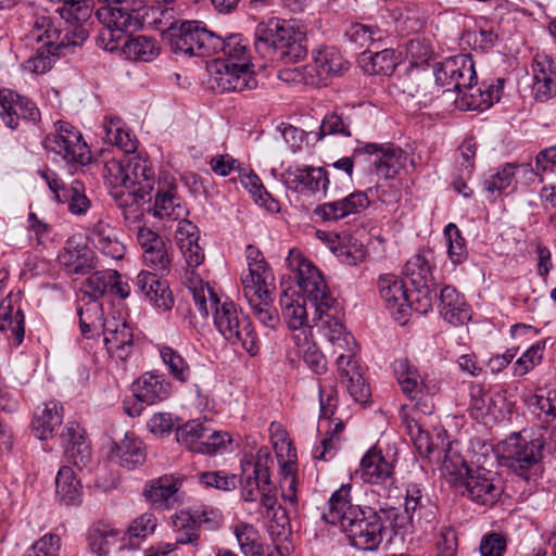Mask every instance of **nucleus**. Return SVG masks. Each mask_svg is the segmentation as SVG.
I'll use <instances>...</instances> for the list:
<instances>
[{"label":"nucleus","instance_id":"f257e3e1","mask_svg":"<svg viewBox=\"0 0 556 556\" xmlns=\"http://www.w3.org/2000/svg\"><path fill=\"white\" fill-rule=\"evenodd\" d=\"M388 511L363 509L351 501V484H342L328 501L323 518L339 526L350 544L362 551H376L383 540V518Z\"/></svg>","mask_w":556,"mask_h":556},{"label":"nucleus","instance_id":"f03ea898","mask_svg":"<svg viewBox=\"0 0 556 556\" xmlns=\"http://www.w3.org/2000/svg\"><path fill=\"white\" fill-rule=\"evenodd\" d=\"M29 38L42 45L24 63V67L34 74H45L52 67L55 55L63 50L80 47L87 40L88 33L78 27L72 33L63 34L51 17L41 15L35 18Z\"/></svg>","mask_w":556,"mask_h":556},{"label":"nucleus","instance_id":"7ed1b4c3","mask_svg":"<svg viewBox=\"0 0 556 556\" xmlns=\"http://www.w3.org/2000/svg\"><path fill=\"white\" fill-rule=\"evenodd\" d=\"M254 45L264 58L273 53L285 63L298 62L307 54L305 34L279 18H270L256 26Z\"/></svg>","mask_w":556,"mask_h":556},{"label":"nucleus","instance_id":"20e7f679","mask_svg":"<svg viewBox=\"0 0 556 556\" xmlns=\"http://www.w3.org/2000/svg\"><path fill=\"white\" fill-rule=\"evenodd\" d=\"M207 305L214 326L225 340L232 345L241 346L250 355L258 352V338L250 318L232 301L227 298L223 300L217 295Z\"/></svg>","mask_w":556,"mask_h":556},{"label":"nucleus","instance_id":"39448f33","mask_svg":"<svg viewBox=\"0 0 556 556\" xmlns=\"http://www.w3.org/2000/svg\"><path fill=\"white\" fill-rule=\"evenodd\" d=\"M546 439L539 434L531 439L513 433L496 446V453L504 466L510 468L526 481L536 480L542 472V452Z\"/></svg>","mask_w":556,"mask_h":556},{"label":"nucleus","instance_id":"423d86ee","mask_svg":"<svg viewBox=\"0 0 556 556\" xmlns=\"http://www.w3.org/2000/svg\"><path fill=\"white\" fill-rule=\"evenodd\" d=\"M162 14L165 18L160 20V23L164 25V36L175 53L211 56L213 42L219 43L217 35L199 22L175 20L174 9H167Z\"/></svg>","mask_w":556,"mask_h":556},{"label":"nucleus","instance_id":"0eeeda50","mask_svg":"<svg viewBox=\"0 0 556 556\" xmlns=\"http://www.w3.org/2000/svg\"><path fill=\"white\" fill-rule=\"evenodd\" d=\"M348 62L334 47H321L313 52V63L283 70L279 77L285 81L302 83L311 86H326L336 76L348 70Z\"/></svg>","mask_w":556,"mask_h":556},{"label":"nucleus","instance_id":"6e6552de","mask_svg":"<svg viewBox=\"0 0 556 556\" xmlns=\"http://www.w3.org/2000/svg\"><path fill=\"white\" fill-rule=\"evenodd\" d=\"M288 268L295 274L300 289L307 295L311 306H333L334 300L329 293L324 277L312 261L306 258L301 251L291 249L286 258Z\"/></svg>","mask_w":556,"mask_h":556},{"label":"nucleus","instance_id":"1a4fd4ad","mask_svg":"<svg viewBox=\"0 0 556 556\" xmlns=\"http://www.w3.org/2000/svg\"><path fill=\"white\" fill-rule=\"evenodd\" d=\"M273 458L268 447L262 446L256 453H247L240 462L241 497L245 502L255 503L264 486L270 483L269 467Z\"/></svg>","mask_w":556,"mask_h":556},{"label":"nucleus","instance_id":"9d476101","mask_svg":"<svg viewBox=\"0 0 556 556\" xmlns=\"http://www.w3.org/2000/svg\"><path fill=\"white\" fill-rule=\"evenodd\" d=\"M43 147L66 162L86 164L90 160L89 148L80 131L67 122L54 124V130L46 136Z\"/></svg>","mask_w":556,"mask_h":556},{"label":"nucleus","instance_id":"9b49d317","mask_svg":"<svg viewBox=\"0 0 556 556\" xmlns=\"http://www.w3.org/2000/svg\"><path fill=\"white\" fill-rule=\"evenodd\" d=\"M117 9H98L97 16L102 23V28L97 36V45L110 52H118L127 36L125 33L130 28L140 25L138 17H131L126 8Z\"/></svg>","mask_w":556,"mask_h":556},{"label":"nucleus","instance_id":"f8f14e48","mask_svg":"<svg viewBox=\"0 0 556 556\" xmlns=\"http://www.w3.org/2000/svg\"><path fill=\"white\" fill-rule=\"evenodd\" d=\"M394 371L402 392L415 402V407L424 415L432 414L434 404L432 389L427 386L417 368L407 359L401 358L394 363Z\"/></svg>","mask_w":556,"mask_h":556},{"label":"nucleus","instance_id":"ddd939ff","mask_svg":"<svg viewBox=\"0 0 556 556\" xmlns=\"http://www.w3.org/2000/svg\"><path fill=\"white\" fill-rule=\"evenodd\" d=\"M437 85L445 88V91H462L469 88L476 79L475 63L470 55L458 54L445 59L434 68Z\"/></svg>","mask_w":556,"mask_h":556},{"label":"nucleus","instance_id":"4468645a","mask_svg":"<svg viewBox=\"0 0 556 556\" xmlns=\"http://www.w3.org/2000/svg\"><path fill=\"white\" fill-rule=\"evenodd\" d=\"M210 72L213 87L220 92L243 91L256 86L251 65L245 63L213 62Z\"/></svg>","mask_w":556,"mask_h":556},{"label":"nucleus","instance_id":"2eb2a0df","mask_svg":"<svg viewBox=\"0 0 556 556\" xmlns=\"http://www.w3.org/2000/svg\"><path fill=\"white\" fill-rule=\"evenodd\" d=\"M285 185L298 192L323 191L325 197H334L338 188L330 187L327 172L323 167H289L282 175Z\"/></svg>","mask_w":556,"mask_h":556},{"label":"nucleus","instance_id":"dca6fc26","mask_svg":"<svg viewBox=\"0 0 556 556\" xmlns=\"http://www.w3.org/2000/svg\"><path fill=\"white\" fill-rule=\"evenodd\" d=\"M380 298L395 320L404 325L410 314V303L404 281L393 275H381L377 282Z\"/></svg>","mask_w":556,"mask_h":556},{"label":"nucleus","instance_id":"f3484780","mask_svg":"<svg viewBox=\"0 0 556 556\" xmlns=\"http://www.w3.org/2000/svg\"><path fill=\"white\" fill-rule=\"evenodd\" d=\"M316 304L314 307L315 315L313 317V327L323 338H325L333 349V353L340 352L343 349L357 350V343L354 337L345 331L342 323L331 313V307H320Z\"/></svg>","mask_w":556,"mask_h":556},{"label":"nucleus","instance_id":"a211bd4d","mask_svg":"<svg viewBox=\"0 0 556 556\" xmlns=\"http://www.w3.org/2000/svg\"><path fill=\"white\" fill-rule=\"evenodd\" d=\"M362 153L377 156L374 161L376 174L384 179L392 178L399 174L407 161V154L401 148L391 143H366L354 150V155Z\"/></svg>","mask_w":556,"mask_h":556},{"label":"nucleus","instance_id":"6ab92c4d","mask_svg":"<svg viewBox=\"0 0 556 556\" xmlns=\"http://www.w3.org/2000/svg\"><path fill=\"white\" fill-rule=\"evenodd\" d=\"M460 488H464L463 494L481 505L496 503L502 494L500 481L495 479L491 471L483 468L473 470Z\"/></svg>","mask_w":556,"mask_h":556},{"label":"nucleus","instance_id":"aec40b11","mask_svg":"<svg viewBox=\"0 0 556 556\" xmlns=\"http://www.w3.org/2000/svg\"><path fill=\"white\" fill-rule=\"evenodd\" d=\"M88 545L97 556L130 551L124 530L109 523H97L88 532Z\"/></svg>","mask_w":556,"mask_h":556},{"label":"nucleus","instance_id":"412c9836","mask_svg":"<svg viewBox=\"0 0 556 556\" xmlns=\"http://www.w3.org/2000/svg\"><path fill=\"white\" fill-rule=\"evenodd\" d=\"M59 264L67 274L86 275L94 268V252L80 237L70 238L59 254Z\"/></svg>","mask_w":556,"mask_h":556},{"label":"nucleus","instance_id":"4be33fe9","mask_svg":"<svg viewBox=\"0 0 556 556\" xmlns=\"http://www.w3.org/2000/svg\"><path fill=\"white\" fill-rule=\"evenodd\" d=\"M126 164L128 166L129 187L127 195L144 200L154 188L155 174L150 161L139 154H126Z\"/></svg>","mask_w":556,"mask_h":556},{"label":"nucleus","instance_id":"5701e85b","mask_svg":"<svg viewBox=\"0 0 556 556\" xmlns=\"http://www.w3.org/2000/svg\"><path fill=\"white\" fill-rule=\"evenodd\" d=\"M369 198L364 191H354L334 201L317 205L314 214L324 222H338L358 214L369 206Z\"/></svg>","mask_w":556,"mask_h":556},{"label":"nucleus","instance_id":"b1692460","mask_svg":"<svg viewBox=\"0 0 556 556\" xmlns=\"http://www.w3.org/2000/svg\"><path fill=\"white\" fill-rule=\"evenodd\" d=\"M103 340L108 352L119 358L125 359L132 348V330L126 320L122 317H105L102 325Z\"/></svg>","mask_w":556,"mask_h":556},{"label":"nucleus","instance_id":"393cba45","mask_svg":"<svg viewBox=\"0 0 556 556\" xmlns=\"http://www.w3.org/2000/svg\"><path fill=\"white\" fill-rule=\"evenodd\" d=\"M4 274L0 271V331L10 332L16 344H21L24 334V315L17 298L12 292H7L2 281Z\"/></svg>","mask_w":556,"mask_h":556},{"label":"nucleus","instance_id":"a878e982","mask_svg":"<svg viewBox=\"0 0 556 556\" xmlns=\"http://www.w3.org/2000/svg\"><path fill=\"white\" fill-rule=\"evenodd\" d=\"M532 90L539 101H547L556 96V56L536 53L531 64Z\"/></svg>","mask_w":556,"mask_h":556},{"label":"nucleus","instance_id":"bb28decb","mask_svg":"<svg viewBox=\"0 0 556 556\" xmlns=\"http://www.w3.org/2000/svg\"><path fill=\"white\" fill-rule=\"evenodd\" d=\"M41 177L46 180L49 189L54 194V199L58 202H68V210L73 214H84L89 207V200L84 193V185L75 180L71 187L67 188L60 180L59 176L51 172L46 170L41 173Z\"/></svg>","mask_w":556,"mask_h":556},{"label":"nucleus","instance_id":"cd10ccee","mask_svg":"<svg viewBox=\"0 0 556 556\" xmlns=\"http://www.w3.org/2000/svg\"><path fill=\"white\" fill-rule=\"evenodd\" d=\"M37 115L33 102L10 89H0V116L9 128L15 129L20 119H35Z\"/></svg>","mask_w":556,"mask_h":556},{"label":"nucleus","instance_id":"c85d7f7f","mask_svg":"<svg viewBox=\"0 0 556 556\" xmlns=\"http://www.w3.org/2000/svg\"><path fill=\"white\" fill-rule=\"evenodd\" d=\"M84 293H89L98 301L100 296L106 293L126 299L130 293V288L117 270L108 269L90 275L85 281Z\"/></svg>","mask_w":556,"mask_h":556},{"label":"nucleus","instance_id":"c756f323","mask_svg":"<svg viewBox=\"0 0 556 556\" xmlns=\"http://www.w3.org/2000/svg\"><path fill=\"white\" fill-rule=\"evenodd\" d=\"M153 215L160 219L179 220L188 216L189 211L185 201L177 194L176 187L169 182L165 188L161 181L151 207Z\"/></svg>","mask_w":556,"mask_h":556},{"label":"nucleus","instance_id":"7c9ffc66","mask_svg":"<svg viewBox=\"0 0 556 556\" xmlns=\"http://www.w3.org/2000/svg\"><path fill=\"white\" fill-rule=\"evenodd\" d=\"M88 239L103 255L113 260H121L125 255V245L121 241L118 231L110 223L99 219L88 229Z\"/></svg>","mask_w":556,"mask_h":556},{"label":"nucleus","instance_id":"2f4dec72","mask_svg":"<svg viewBox=\"0 0 556 556\" xmlns=\"http://www.w3.org/2000/svg\"><path fill=\"white\" fill-rule=\"evenodd\" d=\"M260 286L242 290L254 316L265 327L275 329L279 324V315L273 305V298L269 287Z\"/></svg>","mask_w":556,"mask_h":556},{"label":"nucleus","instance_id":"473e14b6","mask_svg":"<svg viewBox=\"0 0 556 556\" xmlns=\"http://www.w3.org/2000/svg\"><path fill=\"white\" fill-rule=\"evenodd\" d=\"M136 286L154 307L162 311H169L173 307L174 299L168 283L156 274L140 271L136 278Z\"/></svg>","mask_w":556,"mask_h":556},{"label":"nucleus","instance_id":"72a5a7b5","mask_svg":"<svg viewBox=\"0 0 556 556\" xmlns=\"http://www.w3.org/2000/svg\"><path fill=\"white\" fill-rule=\"evenodd\" d=\"M517 178H522L526 184L532 182L534 180L532 165L530 163H506L491 174L484 180L483 186L489 193H500L517 181Z\"/></svg>","mask_w":556,"mask_h":556},{"label":"nucleus","instance_id":"f704fd0d","mask_svg":"<svg viewBox=\"0 0 556 556\" xmlns=\"http://www.w3.org/2000/svg\"><path fill=\"white\" fill-rule=\"evenodd\" d=\"M62 443L65 447V455L68 460L77 467H86L91 460V450L89 442L85 438V432L76 422H68L62 434Z\"/></svg>","mask_w":556,"mask_h":556},{"label":"nucleus","instance_id":"c9c22d12","mask_svg":"<svg viewBox=\"0 0 556 556\" xmlns=\"http://www.w3.org/2000/svg\"><path fill=\"white\" fill-rule=\"evenodd\" d=\"M132 392L140 402L153 405L170 395L172 384L162 375L146 372L134 382Z\"/></svg>","mask_w":556,"mask_h":556},{"label":"nucleus","instance_id":"e433bc0d","mask_svg":"<svg viewBox=\"0 0 556 556\" xmlns=\"http://www.w3.org/2000/svg\"><path fill=\"white\" fill-rule=\"evenodd\" d=\"M306 301V298L295 293L285 292L280 298L285 321L290 329L299 331L298 334L301 337H304V333L308 334L312 328L308 321Z\"/></svg>","mask_w":556,"mask_h":556},{"label":"nucleus","instance_id":"4c0bfd02","mask_svg":"<svg viewBox=\"0 0 556 556\" xmlns=\"http://www.w3.org/2000/svg\"><path fill=\"white\" fill-rule=\"evenodd\" d=\"M219 43L213 42L212 55L218 56L213 62L245 63L251 65L248 40L242 35L232 34L225 38L217 36Z\"/></svg>","mask_w":556,"mask_h":556},{"label":"nucleus","instance_id":"58836bf2","mask_svg":"<svg viewBox=\"0 0 556 556\" xmlns=\"http://www.w3.org/2000/svg\"><path fill=\"white\" fill-rule=\"evenodd\" d=\"M63 420V407L56 401L38 406L33 418L31 431L39 440L51 438Z\"/></svg>","mask_w":556,"mask_h":556},{"label":"nucleus","instance_id":"ea45409f","mask_svg":"<svg viewBox=\"0 0 556 556\" xmlns=\"http://www.w3.org/2000/svg\"><path fill=\"white\" fill-rule=\"evenodd\" d=\"M248 262V271L242 275V290L256 288L265 285H273L274 276L268 267L262 252L253 247L248 245L245 250Z\"/></svg>","mask_w":556,"mask_h":556},{"label":"nucleus","instance_id":"a19ab883","mask_svg":"<svg viewBox=\"0 0 556 556\" xmlns=\"http://www.w3.org/2000/svg\"><path fill=\"white\" fill-rule=\"evenodd\" d=\"M440 314L453 326L463 325L471 318L464 298L452 286H445L440 291Z\"/></svg>","mask_w":556,"mask_h":556},{"label":"nucleus","instance_id":"79ce46f5","mask_svg":"<svg viewBox=\"0 0 556 556\" xmlns=\"http://www.w3.org/2000/svg\"><path fill=\"white\" fill-rule=\"evenodd\" d=\"M77 313L79 327L84 337L91 338L100 333L103 325L102 304L89 293H83L79 299Z\"/></svg>","mask_w":556,"mask_h":556},{"label":"nucleus","instance_id":"37998d69","mask_svg":"<svg viewBox=\"0 0 556 556\" xmlns=\"http://www.w3.org/2000/svg\"><path fill=\"white\" fill-rule=\"evenodd\" d=\"M110 457L119 466L132 469L143 463L146 454L142 442L132 433H125L124 438L114 443Z\"/></svg>","mask_w":556,"mask_h":556},{"label":"nucleus","instance_id":"c03bdc74","mask_svg":"<svg viewBox=\"0 0 556 556\" xmlns=\"http://www.w3.org/2000/svg\"><path fill=\"white\" fill-rule=\"evenodd\" d=\"M357 473L366 483L379 484L391 478L393 475V465L386 460L380 452L369 450L361 460V467Z\"/></svg>","mask_w":556,"mask_h":556},{"label":"nucleus","instance_id":"a18cd8bd","mask_svg":"<svg viewBox=\"0 0 556 556\" xmlns=\"http://www.w3.org/2000/svg\"><path fill=\"white\" fill-rule=\"evenodd\" d=\"M103 129L105 142L115 146L125 154H130L136 151L137 140L121 117L115 115L105 116Z\"/></svg>","mask_w":556,"mask_h":556},{"label":"nucleus","instance_id":"49530a36","mask_svg":"<svg viewBox=\"0 0 556 556\" xmlns=\"http://www.w3.org/2000/svg\"><path fill=\"white\" fill-rule=\"evenodd\" d=\"M184 478L175 476H163L151 483L144 490L147 500L160 506L168 507L174 502L176 493L182 485Z\"/></svg>","mask_w":556,"mask_h":556},{"label":"nucleus","instance_id":"de8ad7c7","mask_svg":"<svg viewBox=\"0 0 556 556\" xmlns=\"http://www.w3.org/2000/svg\"><path fill=\"white\" fill-rule=\"evenodd\" d=\"M157 41L148 36L139 35L127 38L122 46L121 55L136 62H151L160 54Z\"/></svg>","mask_w":556,"mask_h":556},{"label":"nucleus","instance_id":"09e8293b","mask_svg":"<svg viewBox=\"0 0 556 556\" xmlns=\"http://www.w3.org/2000/svg\"><path fill=\"white\" fill-rule=\"evenodd\" d=\"M421 491L416 485H412L406 491L405 511L412 522H417L421 528L428 529L432 526L434 510L431 505H426Z\"/></svg>","mask_w":556,"mask_h":556},{"label":"nucleus","instance_id":"8fccbe9b","mask_svg":"<svg viewBox=\"0 0 556 556\" xmlns=\"http://www.w3.org/2000/svg\"><path fill=\"white\" fill-rule=\"evenodd\" d=\"M526 402L540 421L556 427V389H539Z\"/></svg>","mask_w":556,"mask_h":556},{"label":"nucleus","instance_id":"3c124183","mask_svg":"<svg viewBox=\"0 0 556 556\" xmlns=\"http://www.w3.org/2000/svg\"><path fill=\"white\" fill-rule=\"evenodd\" d=\"M56 12L68 24L64 34L72 33L78 27H81L89 34L85 23L92 14L90 0H63L62 5L56 9Z\"/></svg>","mask_w":556,"mask_h":556},{"label":"nucleus","instance_id":"603ef678","mask_svg":"<svg viewBox=\"0 0 556 556\" xmlns=\"http://www.w3.org/2000/svg\"><path fill=\"white\" fill-rule=\"evenodd\" d=\"M55 493L65 504H75L81 495V485L73 468L63 466L59 469L55 479Z\"/></svg>","mask_w":556,"mask_h":556},{"label":"nucleus","instance_id":"864d4df0","mask_svg":"<svg viewBox=\"0 0 556 556\" xmlns=\"http://www.w3.org/2000/svg\"><path fill=\"white\" fill-rule=\"evenodd\" d=\"M405 275L410 282L419 290L428 291L432 281L431 265L429 258L425 254L413 255L405 264Z\"/></svg>","mask_w":556,"mask_h":556},{"label":"nucleus","instance_id":"5fc2aeb1","mask_svg":"<svg viewBox=\"0 0 556 556\" xmlns=\"http://www.w3.org/2000/svg\"><path fill=\"white\" fill-rule=\"evenodd\" d=\"M330 250L340 260V262L356 266L363 263L367 256L365 245L357 239L351 236H343L339 239L337 245H331Z\"/></svg>","mask_w":556,"mask_h":556},{"label":"nucleus","instance_id":"6e6d98bb","mask_svg":"<svg viewBox=\"0 0 556 556\" xmlns=\"http://www.w3.org/2000/svg\"><path fill=\"white\" fill-rule=\"evenodd\" d=\"M173 528L175 532V543L178 545L198 546L200 531L198 525L192 519L189 511L181 510L173 517Z\"/></svg>","mask_w":556,"mask_h":556},{"label":"nucleus","instance_id":"4d7b16f0","mask_svg":"<svg viewBox=\"0 0 556 556\" xmlns=\"http://www.w3.org/2000/svg\"><path fill=\"white\" fill-rule=\"evenodd\" d=\"M159 353L170 377L180 383H186L190 380L191 367L178 351L168 345H160Z\"/></svg>","mask_w":556,"mask_h":556},{"label":"nucleus","instance_id":"13d9d810","mask_svg":"<svg viewBox=\"0 0 556 556\" xmlns=\"http://www.w3.org/2000/svg\"><path fill=\"white\" fill-rule=\"evenodd\" d=\"M442 471L451 483L460 486L473 470L468 468L458 451L450 445L443 459Z\"/></svg>","mask_w":556,"mask_h":556},{"label":"nucleus","instance_id":"bf43d9fd","mask_svg":"<svg viewBox=\"0 0 556 556\" xmlns=\"http://www.w3.org/2000/svg\"><path fill=\"white\" fill-rule=\"evenodd\" d=\"M187 286L194 305L202 317H208V303L218 294L193 271L187 277Z\"/></svg>","mask_w":556,"mask_h":556},{"label":"nucleus","instance_id":"052dcab7","mask_svg":"<svg viewBox=\"0 0 556 556\" xmlns=\"http://www.w3.org/2000/svg\"><path fill=\"white\" fill-rule=\"evenodd\" d=\"M293 340L299 348V353L302 355L304 363L317 375L326 372L327 362L325 356L316 346L309 342L308 334L304 337L293 334Z\"/></svg>","mask_w":556,"mask_h":556},{"label":"nucleus","instance_id":"680f3d73","mask_svg":"<svg viewBox=\"0 0 556 556\" xmlns=\"http://www.w3.org/2000/svg\"><path fill=\"white\" fill-rule=\"evenodd\" d=\"M428 75L418 67H410L405 74L396 77L394 86L410 97L425 94Z\"/></svg>","mask_w":556,"mask_h":556},{"label":"nucleus","instance_id":"e2e57ef3","mask_svg":"<svg viewBox=\"0 0 556 556\" xmlns=\"http://www.w3.org/2000/svg\"><path fill=\"white\" fill-rule=\"evenodd\" d=\"M232 533L245 555H258L261 553V536L254 526L247 522H239L232 527Z\"/></svg>","mask_w":556,"mask_h":556},{"label":"nucleus","instance_id":"0e129e2a","mask_svg":"<svg viewBox=\"0 0 556 556\" xmlns=\"http://www.w3.org/2000/svg\"><path fill=\"white\" fill-rule=\"evenodd\" d=\"M157 526V519L152 513H144L135 518L128 526L126 533V541L129 548H134L135 544L132 539L143 540L152 534Z\"/></svg>","mask_w":556,"mask_h":556},{"label":"nucleus","instance_id":"69168bd1","mask_svg":"<svg viewBox=\"0 0 556 556\" xmlns=\"http://www.w3.org/2000/svg\"><path fill=\"white\" fill-rule=\"evenodd\" d=\"M103 176L108 185L114 189L125 188L128 190L129 176L126 164V155L122 160L111 159L104 164Z\"/></svg>","mask_w":556,"mask_h":556},{"label":"nucleus","instance_id":"338daca9","mask_svg":"<svg viewBox=\"0 0 556 556\" xmlns=\"http://www.w3.org/2000/svg\"><path fill=\"white\" fill-rule=\"evenodd\" d=\"M444 237L451 262L455 265L464 263L467 260L468 251L458 227L455 224H448L444 229Z\"/></svg>","mask_w":556,"mask_h":556},{"label":"nucleus","instance_id":"774afa93","mask_svg":"<svg viewBox=\"0 0 556 556\" xmlns=\"http://www.w3.org/2000/svg\"><path fill=\"white\" fill-rule=\"evenodd\" d=\"M205 428L204 425L197 420L188 421L177 430V442L192 452L200 453Z\"/></svg>","mask_w":556,"mask_h":556}]
</instances>
